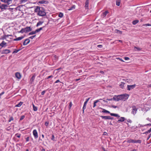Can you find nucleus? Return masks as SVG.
<instances>
[{
	"mask_svg": "<svg viewBox=\"0 0 151 151\" xmlns=\"http://www.w3.org/2000/svg\"><path fill=\"white\" fill-rule=\"evenodd\" d=\"M35 12L37 13V14L39 16H44L46 15L44 9L43 7L37 6L35 10Z\"/></svg>",
	"mask_w": 151,
	"mask_h": 151,
	"instance_id": "nucleus-1",
	"label": "nucleus"
},
{
	"mask_svg": "<svg viewBox=\"0 0 151 151\" xmlns=\"http://www.w3.org/2000/svg\"><path fill=\"white\" fill-rule=\"evenodd\" d=\"M119 100H122L123 101H125L127 100L129 96V95L127 94H124L120 95H119Z\"/></svg>",
	"mask_w": 151,
	"mask_h": 151,
	"instance_id": "nucleus-2",
	"label": "nucleus"
},
{
	"mask_svg": "<svg viewBox=\"0 0 151 151\" xmlns=\"http://www.w3.org/2000/svg\"><path fill=\"white\" fill-rule=\"evenodd\" d=\"M128 143H140L141 142V140H136L134 139H130L127 141Z\"/></svg>",
	"mask_w": 151,
	"mask_h": 151,
	"instance_id": "nucleus-3",
	"label": "nucleus"
},
{
	"mask_svg": "<svg viewBox=\"0 0 151 151\" xmlns=\"http://www.w3.org/2000/svg\"><path fill=\"white\" fill-rule=\"evenodd\" d=\"M132 107V113L134 115H135L137 111V109L135 106H133Z\"/></svg>",
	"mask_w": 151,
	"mask_h": 151,
	"instance_id": "nucleus-4",
	"label": "nucleus"
},
{
	"mask_svg": "<svg viewBox=\"0 0 151 151\" xmlns=\"http://www.w3.org/2000/svg\"><path fill=\"white\" fill-rule=\"evenodd\" d=\"M136 86V85L135 84L132 85H128L127 86V90L129 91H130L134 88Z\"/></svg>",
	"mask_w": 151,
	"mask_h": 151,
	"instance_id": "nucleus-5",
	"label": "nucleus"
},
{
	"mask_svg": "<svg viewBox=\"0 0 151 151\" xmlns=\"http://www.w3.org/2000/svg\"><path fill=\"white\" fill-rule=\"evenodd\" d=\"M24 32L27 33L32 31V29L30 27H27L24 28Z\"/></svg>",
	"mask_w": 151,
	"mask_h": 151,
	"instance_id": "nucleus-6",
	"label": "nucleus"
},
{
	"mask_svg": "<svg viewBox=\"0 0 151 151\" xmlns=\"http://www.w3.org/2000/svg\"><path fill=\"white\" fill-rule=\"evenodd\" d=\"M11 52V51L9 50L5 49L2 50L1 53L2 54H6L9 53Z\"/></svg>",
	"mask_w": 151,
	"mask_h": 151,
	"instance_id": "nucleus-7",
	"label": "nucleus"
},
{
	"mask_svg": "<svg viewBox=\"0 0 151 151\" xmlns=\"http://www.w3.org/2000/svg\"><path fill=\"white\" fill-rule=\"evenodd\" d=\"M33 134L35 139H37L38 138V134L36 129L33 130Z\"/></svg>",
	"mask_w": 151,
	"mask_h": 151,
	"instance_id": "nucleus-8",
	"label": "nucleus"
},
{
	"mask_svg": "<svg viewBox=\"0 0 151 151\" xmlns=\"http://www.w3.org/2000/svg\"><path fill=\"white\" fill-rule=\"evenodd\" d=\"M1 2L7 3L8 5L11 4L12 0H0Z\"/></svg>",
	"mask_w": 151,
	"mask_h": 151,
	"instance_id": "nucleus-9",
	"label": "nucleus"
},
{
	"mask_svg": "<svg viewBox=\"0 0 151 151\" xmlns=\"http://www.w3.org/2000/svg\"><path fill=\"white\" fill-rule=\"evenodd\" d=\"M8 4H2L0 6V8L1 9H5L6 7H8Z\"/></svg>",
	"mask_w": 151,
	"mask_h": 151,
	"instance_id": "nucleus-10",
	"label": "nucleus"
},
{
	"mask_svg": "<svg viewBox=\"0 0 151 151\" xmlns=\"http://www.w3.org/2000/svg\"><path fill=\"white\" fill-rule=\"evenodd\" d=\"M30 40L29 39H26L23 43L24 45H26L28 44L30 42Z\"/></svg>",
	"mask_w": 151,
	"mask_h": 151,
	"instance_id": "nucleus-11",
	"label": "nucleus"
},
{
	"mask_svg": "<svg viewBox=\"0 0 151 151\" xmlns=\"http://www.w3.org/2000/svg\"><path fill=\"white\" fill-rule=\"evenodd\" d=\"M108 13L109 12L108 11H106L104 12H103L102 14L101 15V17L103 18H104Z\"/></svg>",
	"mask_w": 151,
	"mask_h": 151,
	"instance_id": "nucleus-12",
	"label": "nucleus"
},
{
	"mask_svg": "<svg viewBox=\"0 0 151 151\" xmlns=\"http://www.w3.org/2000/svg\"><path fill=\"white\" fill-rule=\"evenodd\" d=\"M35 76L36 75L35 74H34L33 76H32V77L31 78L30 80V82L31 83H32V82L34 81L35 79Z\"/></svg>",
	"mask_w": 151,
	"mask_h": 151,
	"instance_id": "nucleus-13",
	"label": "nucleus"
},
{
	"mask_svg": "<svg viewBox=\"0 0 151 151\" xmlns=\"http://www.w3.org/2000/svg\"><path fill=\"white\" fill-rule=\"evenodd\" d=\"M16 77L18 79H20L21 78V75L19 72H17L15 73Z\"/></svg>",
	"mask_w": 151,
	"mask_h": 151,
	"instance_id": "nucleus-14",
	"label": "nucleus"
},
{
	"mask_svg": "<svg viewBox=\"0 0 151 151\" xmlns=\"http://www.w3.org/2000/svg\"><path fill=\"white\" fill-rule=\"evenodd\" d=\"M113 100L117 101H119V95L115 96H114L113 98Z\"/></svg>",
	"mask_w": 151,
	"mask_h": 151,
	"instance_id": "nucleus-15",
	"label": "nucleus"
},
{
	"mask_svg": "<svg viewBox=\"0 0 151 151\" xmlns=\"http://www.w3.org/2000/svg\"><path fill=\"white\" fill-rule=\"evenodd\" d=\"M24 38V37L23 36H21L19 37H18V38H16L15 39H14V41H19L20 40H21L23 39Z\"/></svg>",
	"mask_w": 151,
	"mask_h": 151,
	"instance_id": "nucleus-16",
	"label": "nucleus"
},
{
	"mask_svg": "<svg viewBox=\"0 0 151 151\" xmlns=\"http://www.w3.org/2000/svg\"><path fill=\"white\" fill-rule=\"evenodd\" d=\"M89 4V1L88 0H86L85 2V7H86V9H88V6Z\"/></svg>",
	"mask_w": 151,
	"mask_h": 151,
	"instance_id": "nucleus-17",
	"label": "nucleus"
},
{
	"mask_svg": "<svg viewBox=\"0 0 151 151\" xmlns=\"http://www.w3.org/2000/svg\"><path fill=\"white\" fill-rule=\"evenodd\" d=\"M6 43L4 41H3L0 44V46H1L2 47H3L6 44Z\"/></svg>",
	"mask_w": 151,
	"mask_h": 151,
	"instance_id": "nucleus-18",
	"label": "nucleus"
},
{
	"mask_svg": "<svg viewBox=\"0 0 151 151\" xmlns=\"http://www.w3.org/2000/svg\"><path fill=\"white\" fill-rule=\"evenodd\" d=\"M44 22L43 21H39L38 22L36 25V27H37L39 26L42 25V23Z\"/></svg>",
	"mask_w": 151,
	"mask_h": 151,
	"instance_id": "nucleus-19",
	"label": "nucleus"
},
{
	"mask_svg": "<svg viewBox=\"0 0 151 151\" xmlns=\"http://www.w3.org/2000/svg\"><path fill=\"white\" fill-rule=\"evenodd\" d=\"M48 1H46L42 0L40 1L39 2V3L40 4H46L47 3Z\"/></svg>",
	"mask_w": 151,
	"mask_h": 151,
	"instance_id": "nucleus-20",
	"label": "nucleus"
},
{
	"mask_svg": "<svg viewBox=\"0 0 151 151\" xmlns=\"http://www.w3.org/2000/svg\"><path fill=\"white\" fill-rule=\"evenodd\" d=\"M100 116L103 119H104L106 120L108 119L109 116Z\"/></svg>",
	"mask_w": 151,
	"mask_h": 151,
	"instance_id": "nucleus-21",
	"label": "nucleus"
},
{
	"mask_svg": "<svg viewBox=\"0 0 151 151\" xmlns=\"http://www.w3.org/2000/svg\"><path fill=\"white\" fill-rule=\"evenodd\" d=\"M23 103V102L21 101L18 104L16 105L15 106L16 107H20L22 105Z\"/></svg>",
	"mask_w": 151,
	"mask_h": 151,
	"instance_id": "nucleus-22",
	"label": "nucleus"
},
{
	"mask_svg": "<svg viewBox=\"0 0 151 151\" xmlns=\"http://www.w3.org/2000/svg\"><path fill=\"white\" fill-rule=\"evenodd\" d=\"M110 114L111 116H116V117H120V116L118 114H114V113H110Z\"/></svg>",
	"mask_w": 151,
	"mask_h": 151,
	"instance_id": "nucleus-23",
	"label": "nucleus"
},
{
	"mask_svg": "<svg viewBox=\"0 0 151 151\" xmlns=\"http://www.w3.org/2000/svg\"><path fill=\"white\" fill-rule=\"evenodd\" d=\"M141 49L139 47H134V50L136 51H139L141 50Z\"/></svg>",
	"mask_w": 151,
	"mask_h": 151,
	"instance_id": "nucleus-24",
	"label": "nucleus"
},
{
	"mask_svg": "<svg viewBox=\"0 0 151 151\" xmlns=\"http://www.w3.org/2000/svg\"><path fill=\"white\" fill-rule=\"evenodd\" d=\"M9 36H12V35H4L3 36V37L2 38V39L3 40L5 39L6 37H8Z\"/></svg>",
	"mask_w": 151,
	"mask_h": 151,
	"instance_id": "nucleus-25",
	"label": "nucleus"
},
{
	"mask_svg": "<svg viewBox=\"0 0 151 151\" xmlns=\"http://www.w3.org/2000/svg\"><path fill=\"white\" fill-rule=\"evenodd\" d=\"M100 109H103V111H102V112H103V113H109V114H110V112L107 111V110H106L104 109H102L101 108H100Z\"/></svg>",
	"mask_w": 151,
	"mask_h": 151,
	"instance_id": "nucleus-26",
	"label": "nucleus"
},
{
	"mask_svg": "<svg viewBox=\"0 0 151 151\" xmlns=\"http://www.w3.org/2000/svg\"><path fill=\"white\" fill-rule=\"evenodd\" d=\"M125 120V118L124 117H121L119 119L117 122H123Z\"/></svg>",
	"mask_w": 151,
	"mask_h": 151,
	"instance_id": "nucleus-27",
	"label": "nucleus"
},
{
	"mask_svg": "<svg viewBox=\"0 0 151 151\" xmlns=\"http://www.w3.org/2000/svg\"><path fill=\"white\" fill-rule=\"evenodd\" d=\"M121 0H116V4L117 6H119L120 4Z\"/></svg>",
	"mask_w": 151,
	"mask_h": 151,
	"instance_id": "nucleus-28",
	"label": "nucleus"
},
{
	"mask_svg": "<svg viewBox=\"0 0 151 151\" xmlns=\"http://www.w3.org/2000/svg\"><path fill=\"white\" fill-rule=\"evenodd\" d=\"M139 20H135L132 22V24L134 25H135L139 22Z\"/></svg>",
	"mask_w": 151,
	"mask_h": 151,
	"instance_id": "nucleus-29",
	"label": "nucleus"
},
{
	"mask_svg": "<svg viewBox=\"0 0 151 151\" xmlns=\"http://www.w3.org/2000/svg\"><path fill=\"white\" fill-rule=\"evenodd\" d=\"M125 84V83L124 82H122L121 83L120 85V88H124V85Z\"/></svg>",
	"mask_w": 151,
	"mask_h": 151,
	"instance_id": "nucleus-30",
	"label": "nucleus"
},
{
	"mask_svg": "<svg viewBox=\"0 0 151 151\" xmlns=\"http://www.w3.org/2000/svg\"><path fill=\"white\" fill-rule=\"evenodd\" d=\"M33 110L35 111H36L37 110V107L35 106L34 104H33Z\"/></svg>",
	"mask_w": 151,
	"mask_h": 151,
	"instance_id": "nucleus-31",
	"label": "nucleus"
},
{
	"mask_svg": "<svg viewBox=\"0 0 151 151\" xmlns=\"http://www.w3.org/2000/svg\"><path fill=\"white\" fill-rule=\"evenodd\" d=\"M75 5H73V6H72L69 9H68V10L69 11L71 10H73L75 9Z\"/></svg>",
	"mask_w": 151,
	"mask_h": 151,
	"instance_id": "nucleus-32",
	"label": "nucleus"
},
{
	"mask_svg": "<svg viewBox=\"0 0 151 151\" xmlns=\"http://www.w3.org/2000/svg\"><path fill=\"white\" fill-rule=\"evenodd\" d=\"M115 32L116 33H119V34H121L122 33V31H120V30H117V29H116L115 30Z\"/></svg>",
	"mask_w": 151,
	"mask_h": 151,
	"instance_id": "nucleus-33",
	"label": "nucleus"
},
{
	"mask_svg": "<svg viewBox=\"0 0 151 151\" xmlns=\"http://www.w3.org/2000/svg\"><path fill=\"white\" fill-rule=\"evenodd\" d=\"M18 32L19 33H23L24 32V28H22L20 31H19Z\"/></svg>",
	"mask_w": 151,
	"mask_h": 151,
	"instance_id": "nucleus-34",
	"label": "nucleus"
},
{
	"mask_svg": "<svg viewBox=\"0 0 151 151\" xmlns=\"http://www.w3.org/2000/svg\"><path fill=\"white\" fill-rule=\"evenodd\" d=\"M63 16V13H61V12H60L59 15H58V16L59 17H62Z\"/></svg>",
	"mask_w": 151,
	"mask_h": 151,
	"instance_id": "nucleus-35",
	"label": "nucleus"
},
{
	"mask_svg": "<svg viewBox=\"0 0 151 151\" xmlns=\"http://www.w3.org/2000/svg\"><path fill=\"white\" fill-rule=\"evenodd\" d=\"M36 34V33L35 32V31H32V32H30L29 33V35H34V34Z\"/></svg>",
	"mask_w": 151,
	"mask_h": 151,
	"instance_id": "nucleus-36",
	"label": "nucleus"
},
{
	"mask_svg": "<svg viewBox=\"0 0 151 151\" xmlns=\"http://www.w3.org/2000/svg\"><path fill=\"white\" fill-rule=\"evenodd\" d=\"M86 105L84 104L83 106V113L84 111V110L86 109Z\"/></svg>",
	"mask_w": 151,
	"mask_h": 151,
	"instance_id": "nucleus-37",
	"label": "nucleus"
},
{
	"mask_svg": "<svg viewBox=\"0 0 151 151\" xmlns=\"http://www.w3.org/2000/svg\"><path fill=\"white\" fill-rule=\"evenodd\" d=\"M20 50V49H19V50H14L13 52L12 53H17V52H18Z\"/></svg>",
	"mask_w": 151,
	"mask_h": 151,
	"instance_id": "nucleus-38",
	"label": "nucleus"
},
{
	"mask_svg": "<svg viewBox=\"0 0 151 151\" xmlns=\"http://www.w3.org/2000/svg\"><path fill=\"white\" fill-rule=\"evenodd\" d=\"M90 98H88L87 99H86V101L85 102L84 104L86 105L87 103L88 102Z\"/></svg>",
	"mask_w": 151,
	"mask_h": 151,
	"instance_id": "nucleus-39",
	"label": "nucleus"
},
{
	"mask_svg": "<svg viewBox=\"0 0 151 151\" xmlns=\"http://www.w3.org/2000/svg\"><path fill=\"white\" fill-rule=\"evenodd\" d=\"M14 120V118L13 117L11 116L10 118L9 122H10L11 121H12Z\"/></svg>",
	"mask_w": 151,
	"mask_h": 151,
	"instance_id": "nucleus-40",
	"label": "nucleus"
},
{
	"mask_svg": "<svg viewBox=\"0 0 151 151\" xmlns=\"http://www.w3.org/2000/svg\"><path fill=\"white\" fill-rule=\"evenodd\" d=\"M25 118V116H24V115H23V116H22L20 119V121H21L22 120H23L24 118Z\"/></svg>",
	"mask_w": 151,
	"mask_h": 151,
	"instance_id": "nucleus-41",
	"label": "nucleus"
},
{
	"mask_svg": "<svg viewBox=\"0 0 151 151\" xmlns=\"http://www.w3.org/2000/svg\"><path fill=\"white\" fill-rule=\"evenodd\" d=\"M15 136L18 138H19L21 136V135L20 134H15Z\"/></svg>",
	"mask_w": 151,
	"mask_h": 151,
	"instance_id": "nucleus-42",
	"label": "nucleus"
},
{
	"mask_svg": "<svg viewBox=\"0 0 151 151\" xmlns=\"http://www.w3.org/2000/svg\"><path fill=\"white\" fill-rule=\"evenodd\" d=\"M143 26H145V27H147V26H151V24H144V25H143Z\"/></svg>",
	"mask_w": 151,
	"mask_h": 151,
	"instance_id": "nucleus-43",
	"label": "nucleus"
},
{
	"mask_svg": "<svg viewBox=\"0 0 151 151\" xmlns=\"http://www.w3.org/2000/svg\"><path fill=\"white\" fill-rule=\"evenodd\" d=\"M58 82H60V83H62V84H63V83L62 82H61L60 80H57L55 82V83H58Z\"/></svg>",
	"mask_w": 151,
	"mask_h": 151,
	"instance_id": "nucleus-44",
	"label": "nucleus"
},
{
	"mask_svg": "<svg viewBox=\"0 0 151 151\" xmlns=\"http://www.w3.org/2000/svg\"><path fill=\"white\" fill-rule=\"evenodd\" d=\"M36 35H34V36H31L30 37H29V38H30V39H32L33 38H34L35 37H36Z\"/></svg>",
	"mask_w": 151,
	"mask_h": 151,
	"instance_id": "nucleus-45",
	"label": "nucleus"
},
{
	"mask_svg": "<svg viewBox=\"0 0 151 151\" xmlns=\"http://www.w3.org/2000/svg\"><path fill=\"white\" fill-rule=\"evenodd\" d=\"M117 59H118V60H119L120 61H122V62H124V60L121 58H116Z\"/></svg>",
	"mask_w": 151,
	"mask_h": 151,
	"instance_id": "nucleus-46",
	"label": "nucleus"
},
{
	"mask_svg": "<svg viewBox=\"0 0 151 151\" xmlns=\"http://www.w3.org/2000/svg\"><path fill=\"white\" fill-rule=\"evenodd\" d=\"M96 103L95 101H94V102L93 103V108L95 107L96 106Z\"/></svg>",
	"mask_w": 151,
	"mask_h": 151,
	"instance_id": "nucleus-47",
	"label": "nucleus"
},
{
	"mask_svg": "<svg viewBox=\"0 0 151 151\" xmlns=\"http://www.w3.org/2000/svg\"><path fill=\"white\" fill-rule=\"evenodd\" d=\"M54 138H55L54 136L53 135H52V138H51V139L53 141H55Z\"/></svg>",
	"mask_w": 151,
	"mask_h": 151,
	"instance_id": "nucleus-48",
	"label": "nucleus"
},
{
	"mask_svg": "<svg viewBox=\"0 0 151 151\" xmlns=\"http://www.w3.org/2000/svg\"><path fill=\"white\" fill-rule=\"evenodd\" d=\"M46 92L45 91H43L41 92V94L42 95H44Z\"/></svg>",
	"mask_w": 151,
	"mask_h": 151,
	"instance_id": "nucleus-49",
	"label": "nucleus"
},
{
	"mask_svg": "<svg viewBox=\"0 0 151 151\" xmlns=\"http://www.w3.org/2000/svg\"><path fill=\"white\" fill-rule=\"evenodd\" d=\"M111 107H112L113 108H116L118 107L117 106H114V105H112L111 106Z\"/></svg>",
	"mask_w": 151,
	"mask_h": 151,
	"instance_id": "nucleus-50",
	"label": "nucleus"
},
{
	"mask_svg": "<svg viewBox=\"0 0 151 151\" xmlns=\"http://www.w3.org/2000/svg\"><path fill=\"white\" fill-rule=\"evenodd\" d=\"M102 99H98V100H96L95 101L96 103H98V102H99L100 101V100H102Z\"/></svg>",
	"mask_w": 151,
	"mask_h": 151,
	"instance_id": "nucleus-51",
	"label": "nucleus"
},
{
	"mask_svg": "<svg viewBox=\"0 0 151 151\" xmlns=\"http://www.w3.org/2000/svg\"><path fill=\"white\" fill-rule=\"evenodd\" d=\"M53 77V76H48L47 78V79H49L50 78H52Z\"/></svg>",
	"mask_w": 151,
	"mask_h": 151,
	"instance_id": "nucleus-52",
	"label": "nucleus"
},
{
	"mask_svg": "<svg viewBox=\"0 0 151 151\" xmlns=\"http://www.w3.org/2000/svg\"><path fill=\"white\" fill-rule=\"evenodd\" d=\"M40 31V30H39V29H36L35 31V33H37V32H39Z\"/></svg>",
	"mask_w": 151,
	"mask_h": 151,
	"instance_id": "nucleus-53",
	"label": "nucleus"
},
{
	"mask_svg": "<svg viewBox=\"0 0 151 151\" xmlns=\"http://www.w3.org/2000/svg\"><path fill=\"white\" fill-rule=\"evenodd\" d=\"M124 58L125 60H128L129 59V58L128 57H125Z\"/></svg>",
	"mask_w": 151,
	"mask_h": 151,
	"instance_id": "nucleus-54",
	"label": "nucleus"
},
{
	"mask_svg": "<svg viewBox=\"0 0 151 151\" xmlns=\"http://www.w3.org/2000/svg\"><path fill=\"white\" fill-rule=\"evenodd\" d=\"M114 119L113 117H111L110 116H109L108 119H111L112 120Z\"/></svg>",
	"mask_w": 151,
	"mask_h": 151,
	"instance_id": "nucleus-55",
	"label": "nucleus"
},
{
	"mask_svg": "<svg viewBox=\"0 0 151 151\" xmlns=\"http://www.w3.org/2000/svg\"><path fill=\"white\" fill-rule=\"evenodd\" d=\"M97 47L99 48H101L102 47V46L101 45H97Z\"/></svg>",
	"mask_w": 151,
	"mask_h": 151,
	"instance_id": "nucleus-56",
	"label": "nucleus"
},
{
	"mask_svg": "<svg viewBox=\"0 0 151 151\" xmlns=\"http://www.w3.org/2000/svg\"><path fill=\"white\" fill-rule=\"evenodd\" d=\"M48 124H49V123H48V122H45V125L46 126H48Z\"/></svg>",
	"mask_w": 151,
	"mask_h": 151,
	"instance_id": "nucleus-57",
	"label": "nucleus"
},
{
	"mask_svg": "<svg viewBox=\"0 0 151 151\" xmlns=\"http://www.w3.org/2000/svg\"><path fill=\"white\" fill-rule=\"evenodd\" d=\"M127 122L130 123L132 122V121L130 119H128L127 120Z\"/></svg>",
	"mask_w": 151,
	"mask_h": 151,
	"instance_id": "nucleus-58",
	"label": "nucleus"
},
{
	"mask_svg": "<svg viewBox=\"0 0 151 151\" xmlns=\"http://www.w3.org/2000/svg\"><path fill=\"white\" fill-rule=\"evenodd\" d=\"M106 100H108V101H112V100H113V98L109 99H106Z\"/></svg>",
	"mask_w": 151,
	"mask_h": 151,
	"instance_id": "nucleus-59",
	"label": "nucleus"
},
{
	"mask_svg": "<svg viewBox=\"0 0 151 151\" xmlns=\"http://www.w3.org/2000/svg\"><path fill=\"white\" fill-rule=\"evenodd\" d=\"M139 127H142L145 126V125H142L139 124Z\"/></svg>",
	"mask_w": 151,
	"mask_h": 151,
	"instance_id": "nucleus-60",
	"label": "nucleus"
},
{
	"mask_svg": "<svg viewBox=\"0 0 151 151\" xmlns=\"http://www.w3.org/2000/svg\"><path fill=\"white\" fill-rule=\"evenodd\" d=\"M72 103L71 102H70V104H69V106L70 107H69L70 108L72 106Z\"/></svg>",
	"mask_w": 151,
	"mask_h": 151,
	"instance_id": "nucleus-61",
	"label": "nucleus"
},
{
	"mask_svg": "<svg viewBox=\"0 0 151 151\" xmlns=\"http://www.w3.org/2000/svg\"><path fill=\"white\" fill-rule=\"evenodd\" d=\"M149 133H150V132H148V131H146L145 132L143 133V134H147Z\"/></svg>",
	"mask_w": 151,
	"mask_h": 151,
	"instance_id": "nucleus-62",
	"label": "nucleus"
},
{
	"mask_svg": "<svg viewBox=\"0 0 151 151\" xmlns=\"http://www.w3.org/2000/svg\"><path fill=\"white\" fill-rule=\"evenodd\" d=\"M29 137H27L26 138V141H29Z\"/></svg>",
	"mask_w": 151,
	"mask_h": 151,
	"instance_id": "nucleus-63",
	"label": "nucleus"
},
{
	"mask_svg": "<svg viewBox=\"0 0 151 151\" xmlns=\"http://www.w3.org/2000/svg\"><path fill=\"white\" fill-rule=\"evenodd\" d=\"M145 126H151V124H146L145 125Z\"/></svg>",
	"mask_w": 151,
	"mask_h": 151,
	"instance_id": "nucleus-64",
	"label": "nucleus"
}]
</instances>
